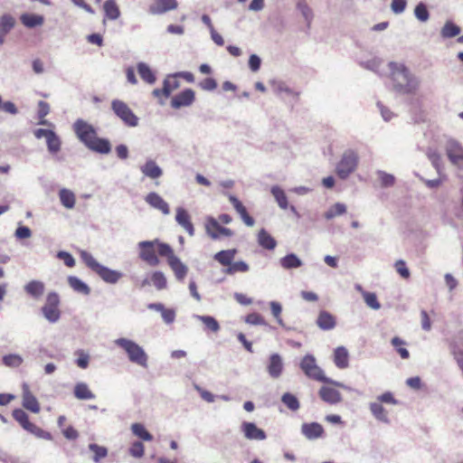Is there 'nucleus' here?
<instances>
[{"mask_svg": "<svg viewBox=\"0 0 463 463\" xmlns=\"http://www.w3.org/2000/svg\"><path fill=\"white\" fill-rule=\"evenodd\" d=\"M300 368L310 379L321 383H330L325 376L322 369L317 364L316 359L311 354L305 355L300 362Z\"/></svg>", "mask_w": 463, "mask_h": 463, "instance_id": "nucleus-7", "label": "nucleus"}, {"mask_svg": "<svg viewBox=\"0 0 463 463\" xmlns=\"http://www.w3.org/2000/svg\"><path fill=\"white\" fill-rule=\"evenodd\" d=\"M250 269V267L249 265L243 261V260H240V261H236V262H233L229 265V268H226L224 269V273L227 274V275H233L235 273H245L247 271H249Z\"/></svg>", "mask_w": 463, "mask_h": 463, "instance_id": "nucleus-39", "label": "nucleus"}, {"mask_svg": "<svg viewBox=\"0 0 463 463\" xmlns=\"http://www.w3.org/2000/svg\"><path fill=\"white\" fill-rule=\"evenodd\" d=\"M89 449L94 453L93 460L98 463L101 458H104L108 455V450L105 447L99 446L97 444H90Z\"/></svg>", "mask_w": 463, "mask_h": 463, "instance_id": "nucleus-51", "label": "nucleus"}, {"mask_svg": "<svg viewBox=\"0 0 463 463\" xmlns=\"http://www.w3.org/2000/svg\"><path fill=\"white\" fill-rule=\"evenodd\" d=\"M175 220L179 225H181L186 232L193 236L194 234V224L191 222V217L188 212L184 208H177Z\"/></svg>", "mask_w": 463, "mask_h": 463, "instance_id": "nucleus-20", "label": "nucleus"}, {"mask_svg": "<svg viewBox=\"0 0 463 463\" xmlns=\"http://www.w3.org/2000/svg\"><path fill=\"white\" fill-rule=\"evenodd\" d=\"M73 393L78 400H91L95 398V394L85 383H78L74 386Z\"/></svg>", "mask_w": 463, "mask_h": 463, "instance_id": "nucleus-31", "label": "nucleus"}, {"mask_svg": "<svg viewBox=\"0 0 463 463\" xmlns=\"http://www.w3.org/2000/svg\"><path fill=\"white\" fill-rule=\"evenodd\" d=\"M14 19L10 14H4L0 18V31L9 33L14 26Z\"/></svg>", "mask_w": 463, "mask_h": 463, "instance_id": "nucleus-54", "label": "nucleus"}, {"mask_svg": "<svg viewBox=\"0 0 463 463\" xmlns=\"http://www.w3.org/2000/svg\"><path fill=\"white\" fill-rule=\"evenodd\" d=\"M50 112V106L45 101H39L38 103V118L40 125H48V121L44 118Z\"/></svg>", "mask_w": 463, "mask_h": 463, "instance_id": "nucleus-50", "label": "nucleus"}, {"mask_svg": "<svg viewBox=\"0 0 463 463\" xmlns=\"http://www.w3.org/2000/svg\"><path fill=\"white\" fill-rule=\"evenodd\" d=\"M199 319L203 322L206 330L213 333L219 331L220 325L214 317L210 316H200Z\"/></svg>", "mask_w": 463, "mask_h": 463, "instance_id": "nucleus-44", "label": "nucleus"}, {"mask_svg": "<svg viewBox=\"0 0 463 463\" xmlns=\"http://www.w3.org/2000/svg\"><path fill=\"white\" fill-rule=\"evenodd\" d=\"M280 265L286 269L299 268L302 265L301 260L294 253H290L281 258Z\"/></svg>", "mask_w": 463, "mask_h": 463, "instance_id": "nucleus-36", "label": "nucleus"}, {"mask_svg": "<svg viewBox=\"0 0 463 463\" xmlns=\"http://www.w3.org/2000/svg\"><path fill=\"white\" fill-rule=\"evenodd\" d=\"M271 194L281 209L286 210L288 206V197L285 192L279 186L271 188Z\"/></svg>", "mask_w": 463, "mask_h": 463, "instance_id": "nucleus-40", "label": "nucleus"}, {"mask_svg": "<svg viewBox=\"0 0 463 463\" xmlns=\"http://www.w3.org/2000/svg\"><path fill=\"white\" fill-rule=\"evenodd\" d=\"M70 286L77 292L88 295L90 293V288L80 279L76 277L69 278Z\"/></svg>", "mask_w": 463, "mask_h": 463, "instance_id": "nucleus-43", "label": "nucleus"}, {"mask_svg": "<svg viewBox=\"0 0 463 463\" xmlns=\"http://www.w3.org/2000/svg\"><path fill=\"white\" fill-rule=\"evenodd\" d=\"M195 100V92L192 89H185L174 96L171 99V107L178 109L183 107L191 106Z\"/></svg>", "mask_w": 463, "mask_h": 463, "instance_id": "nucleus-14", "label": "nucleus"}, {"mask_svg": "<svg viewBox=\"0 0 463 463\" xmlns=\"http://www.w3.org/2000/svg\"><path fill=\"white\" fill-rule=\"evenodd\" d=\"M131 430L136 436L145 441H151L153 439V436L146 430L144 425L140 423H134L131 426Z\"/></svg>", "mask_w": 463, "mask_h": 463, "instance_id": "nucleus-42", "label": "nucleus"}, {"mask_svg": "<svg viewBox=\"0 0 463 463\" xmlns=\"http://www.w3.org/2000/svg\"><path fill=\"white\" fill-rule=\"evenodd\" d=\"M228 199L232 204L233 208L237 212V213L240 215L241 219L244 222L245 225L249 227H252L255 224L254 219L247 212L246 207L243 205V203L234 195L228 194Z\"/></svg>", "mask_w": 463, "mask_h": 463, "instance_id": "nucleus-16", "label": "nucleus"}, {"mask_svg": "<svg viewBox=\"0 0 463 463\" xmlns=\"http://www.w3.org/2000/svg\"><path fill=\"white\" fill-rule=\"evenodd\" d=\"M105 16L109 20H116L120 15L119 8L115 0H107L103 5Z\"/></svg>", "mask_w": 463, "mask_h": 463, "instance_id": "nucleus-35", "label": "nucleus"}, {"mask_svg": "<svg viewBox=\"0 0 463 463\" xmlns=\"http://www.w3.org/2000/svg\"><path fill=\"white\" fill-rule=\"evenodd\" d=\"M26 430L39 439L47 440L52 439V436L50 432L45 431L44 430L41 429L34 423H33Z\"/></svg>", "mask_w": 463, "mask_h": 463, "instance_id": "nucleus-49", "label": "nucleus"}, {"mask_svg": "<svg viewBox=\"0 0 463 463\" xmlns=\"http://www.w3.org/2000/svg\"><path fill=\"white\" fill-rule=\"evenodd\" d=\"M20 21L25 27L33 28L43 24L44 18L43 15L40 14L25 13L20 16Z\"/></svg>", "mask_w": 463, "mask_h": 463, "instance_id": "nucleus-28", "label": "nucleus"}, {"mask_svg": "<svg viewBox=\"0 0 463 463\" xmlns=\"http://www.w3.org/2000/svg\"><path fill=\"white\" fill-rule=\"evenodd\" d=\"M245 322L250 325H266V321L259 313H250L246 316Z\"/></svg>", "mask_w": 463, "mask_h": 463, "instance_id": "nucleus-58", "label": "nucleus"}, {"mask_svg": "<svg viewBox=\"0 0 463 463\" xmlns=\"http://www.w3.org/2000/svg\"><path fill=\"white\" fill-rule=\"evenodd\" d=\"M392 345L395 347L396 351L398 352V354H400V356L402 359L409 358V356H410L409 351L403 347L405 345V342L402 338H400L398 336H394L392 339Z\"/></svg>", "mask_w": 463, "mask_h": 463, "instance_id": "nucleus-48", "label": "nucleus"}, {"mask_svg": "<svg viewBox=\"0 0 463 463\" xmlns=\"http://www.w3.org/2000/svg\"><path fill=\"white\" fill-rule=\"evenodd\" d=\"M60 298L57 293L51 292L47 295L46 302L42 307L44 317L51 323H55L60 319L61 311L59 309Z\"/></svg>", "mask_w": 463, "mask_h": 463, "instance_id": "nucleus-10", "label": "nucleus"}, {"mask_svg": "<svg viewBox=\"0 0 463 463\" xmlns=\"http://www.w3.org/2000/svg\"><path fill=\"white\" fill-rule=\"evenodd\" d=\"M178 7L177 0H153L148 12L151 14H163Z\"/></svg>", "mask_w": 463, "mask_h": 463, "instance_id": "nucleus-15", "label": "nucleus"}, {"mask_svg": "<svg viewBox=\"0 0 463 463\" xmlns=\"http://www.w3.org/2000/svg\"><path fill=\"white\" fill-rule=\"evenodd\" d=\"M390 67L392 70V78L394 81H397L395 88L398 90L410 93L416 89L417 83L404 65L392 62Z\"/></svg>", "mask_w": 463, "mask_h": 463, "instance_id": "nucleus-3", "label": "nucleus"}, {"mask_svg": "<svg viewBox=\"0 0 463 463\" xmlns=\"http://www.w3.org/2000/svg\"><path fill=\"white\" fill-rule=\"evenodd\" d=\"M370 411L372 414L378 420L383 421L384 423L389 422V418L386 410L383 408V404L379 402H371L370 403Z\"/></svg>", "mask_w": 463, "mask_h": 463, "instance_id": "nucleus-34", "label": "nucleus"}, {"mask_svg": "<svg viewBox=\"0 0 463 463\" xmlns=\"http://www.w3.org/2000/svg\"><path fill=\"white\" fill-rule=\"evenodd\" d=\"M111 109L125 125L128 127H137L138 125V118L126 102L120 99H113L111 101Z\"/></svg>", "mask_w": 463, "mask_h": 463, "instance_id": "nucleus-8", "label": "nucleus"}, {"mask_svg": "<svg viewBox=\"0 0 463 463\" xmlns=\"http://www.w3.org/2000/svg\"><path fill=\"white\" fill-rule=\"evenodd\" d=\"M73 130L80 141L90 150L99 154H109L111 151L109 140L99 137L95 128L83 119L74 122Z\"/></svg>", "mask_w": 463, "mask_h": 463, "instance_id": "nucleus-1", "label": "nucleus"}, {"mask_svg": "<svg viewBox=\"0 0 463 463\" xmlns=\"http://www.w3.org/2000/svg\"><path fill=\"white\" fill-rule=\"evenodd\" d=\"M317 325L322 330H331L335 325V317L327 311H321L317 319Z\"/></svg>", "mask_w": 463, "mask_h": 463, "instance_id": "nucleus-26", "label": "nucleus"}, {"mask_svg": "<svg viewBox=\"0 0 463 463\" xmlns=\"http://www.w3.org/2000/svg\"><path fill=\"white\" fill-rule=\"evenodd\" d=\"M358 155L354 150H346L340 161L338 162L335 173L341 179H346L353 172L355 171L358 165Z\"/></svg>", "mask_w": 463, "mask_h": 463, "instance_id": "nucleus-6", "label": "nucleus"}, {"mask_svg": "<svg viewBox=\"0 0 463 463\" xmlns=\"http://www.w3.org/2000/svg\"><path fill=\"white\" fill-rule=\"evenodd\" d=\"M145 452V447L142 442L136 441L129 448V454L134 458H141L143 457Z\"/></svg>", "mask_w": 463, "mask_h": 463, "instance_id": "nucleus-57", "label": "nucleus"}, {"mask_svg": "<svg viewBox=\"0 0 463 463\" xmlns=\"http://www.w3.org/2000/svg\"><path fill=\"white\" fill-rule=\"evenodd\" d=\"M12 415H13V418L25 430L33 424V422H31L29 420V417H28L27 413L24 411H23L22 409H14L13 411Z\"/></svg>", "mask_w": 463, "mask_h": 463, "instance_id": "nucleus-38", "label": "nucleus"}, {"mask_svg": "<svg viewBox=\"0 0 463 463\" xmlns=\"http://www.w3.org/2000/svg\"><path fill=\"white\" fill-rule=\"evenodd\" d=\"M406 5V0H392L391 8L394 14H401L405 10Z\"/></svg>", "mask_w": 463, "mask_h": 463, "instance_id": "nucleus-64", "label": "nucleus"}, {"mask_svg": "<svg viewBox=\"0 0 463 463\" xmlns=\"http://www.w3.org/2000/svg\"><path fill=\"white\" fill-rule=\"evenodd\" d=\"M44 289V284L39 280H32L24 286L25 292L34 298H39L43 296Z\"/></svg>", "mask_w": 463, "mask_h": 463, "instance_id": "nucleus-30", "label": "nucleus"}, {"mask_svg": "<svg viewBox=\"0 0 463 463\" xmlns=\"http://www.w3.org/2000/svg\"><path fill=\"white\" fill-rule=\"evenodd\" d=\"M59 198L61 204L67 209H72L76 203V197L73 192L69 189L62 188L59 192Z\"/></svg>", "mask_w": 463, "mask_h": 463, "instance_id": "nucleus-33", "label": "nucleus"}, {"mask_svg": "<svg viewBox=\"0 0 463 463\" xmlns=\"http://www.w3.org/2000/svg\"><path fill=\"white\" fill-rule=\"evenodd\" d=\"M283 403L291 411H297L299 408V402L296 396L287 392L281 398Z\"/></svg>", "mask_w": 463, "mask_h": 463, "instance_id": "nucleus-52", "label": "nucleus"}, {"mask_svg": "<svg viewBox=\"0 0 463 463\" xmlns=\"http://www.w3.org/2000/svg\"><path fill=\"white\" fill-rule=\"evenodd\" d=\"M115 344L127 353L128 359L132 363L146 367L147 355L137 343L127 338H118L115 341Z\"/></svg>", "mask_w": 463, "mask_h": 463, "instance_id": "nucleus-5", "label": "nucleus"}, {"mask_svg": "<svg viewBox=\"0 0 463 463\" xmlns=\"http://www.w3.org/2000/svg\"><path fill=\"white\" fill-rule=\"evenodd\" d=\"M319 396L324 402L330 404L338 403L342 400V395L336 389L327 386L321 387Z\"/></svg>", "mask_w": 463, "mask_h": 463, "instance_id": "nucleus-22", "label": "nucleus"}, {"mask_svg": "<svg viewBox=\"0 0 463 463\" xmlns=\"http://www.w3.org/2000/svg\"><path fill=\"white\" fill-rule=\"evenodd\" d=\"M199 87L203 90H213L217 88V82L213 78H206L199 82Z\"/></svg>", "mask_w": 463, "mask_h": 463, "instance_id": "nucleus-62", "label": "nucleus"}, {"mask_svg": "<svg viewBox=\"0 0 463 463\" xmlns=\"http://www.w3.org/2000/svg\"><path fill=\"white\" fill-rule=\"evenodd\" d=\"M237 254L236 249L222 250L215 253L213 256L214 260L220 263L222 266L229 268Z\"/></svg>", "mask_w": 463, "mask_h": 463, "instance_id": "nucleus-25", "label": "nucleus"}, {"mask_svg": "<svg viewBox=\"0 0 463 463\" xmlns=\"http://www.w3.org/2000/svg\"><path fill=\"white\" fill-rule=\"evenodd\" d=\"M145 201L151 207L160 211L163 214H169L170 208L168 203L156 193L151 192L146 194Z\"/></svg>", "mask_w": 463, "mask_h": 463, "instance_id": "nucleus-18", "label": "nucleus"}, {"mask_svg": "<svg viewBox=\"0 0 463 463\" xmlns=\"http://www.w3.org/2000/svg\"><path fill=\"white\" fill-rule=\"evenodd\" d=\"M48 150L51 153H57L61 149V140L59 137L52 131V133L46 138Z\"/></svg>", "mask_w": 463, "mask_h": 463, "instance_id": "nucleus-47", "label": "nucleus"}, {"mask_svg": "<svg viewBox=\"0 0 463 463\" xmlns=\"http://www.w3.org/2000/svg\"><path fill=\"white\" fill-rule=\"evenodd\" d=\"M447 156L453 165L463 167V147L458 144L453 143L447 147Z\"/></svg>", "mask_w": 463, "mask_h": 463, "instance_id": "nucleus-21", "label": "nucleus"}, {"mask_svg": "<svg viewBox=\"0 0 463 463\" xmlns=\"http://www.w3.org/2000/svg\"><path fill=\"white\" fill-rule=\"evenodd\" d=\"M269 306H270V310H271V314L273 315V317L276 318V320L278 321V323L279 325H283V321L281 318V312H282L281 305L279 302L272 301V302H270Z\"/></svg>", "mask_w": 463, "mask_h": 463, "instance_id": "nucleus-59", "label": "nucleus"}, {"mask_svg": "<svg viewBox=\"0 0 463 463\" xmlns=\"http://www.w3.org/2000/svg\"><path fill=\"white\" fill-rule=\"evenodd\" d=\"M301 432L307 439H316L324 435V428L317 422L303 423Z\"/></svg>", "mask_w": 463, "mask_h": 463, "instance_id": "nucleus-19", "label": "nucleus"}, {"mask_svg": "<svg viewBox=\"0 0 463 463\" xmlns=\"http://www.w3.org/2000/svg\"><path fill=\"white\" fill-rule=\"evenodd\" d=\"M158 255L167 259L168 265L178 280H183L188 272V268L175 255L173 249L166 243H158Z\"/></svg>", "mask_w": 463, "mask_h": 463, "instance_id": "nucleus-4", "label": "nucleus"}, {"mask_svg": "<svg viewBox=\"0 0 463 463\" xmlns=\"http://www.w3.org/2000/svg\"><path fill=\"white\" fill-rule=\"evenodd\" d=\"M137 72L140 78L148 84H154L156 80V77L152 69L144 62L137 63Z\"/></svg>", "mask_w": 463, "mask_h": 463, "instance_id": "nucleus-29", "label": "nucleus"}, {"mask_svg": "<svg viewBox=\"0 0 463 463\" xmlns=\"http://www.w3.org/2000/svg\"><path fill=\"white\" fill-rule=\"evenodd\" d=\"M22 391L23 406L31 412L39 413L41 411L40 403L36 397L31 392L30 387L27 383H23Z\"/></svg>", "mask_w": 463, "mask_h": 463, "instance_id": "nucleus-13", "label": "nucleus"}, {"mask_svg": "<svg viewBox=\"0 0 463 463\" xmlns=\"http://www.w3.org/2000/svg\"><path fill=\"white\" fill-rule=\"evenodd\" d=\"M57 257L63 260L64 264L69 267V268H72L75 266V260L74 258L72 257L71 254H70L69 252H66V251H60L58 252L57 254Z\"/></svg>", "mask_w": 463, "mask_h": 463, "instance_id": "nucleus-61", "label": "nucleus"}, {"mask_svg": "<svg viewBox=\"0 0 463 463\" xmlns=\"http://www.w3.org/2000/svg\"><path fill=\"white\" fill-rule=\"evenodd\" d=\"M396 271L404 279H408L410 277V271L406 267V263L402 260H399L395 262Z\"/></svg>", "mask_w": 463, "mask_h": 463, "instance_id": "nucleus-60", "label": "nucleus"}, {"mask_svg": "<svg viewBox=\"0 0 463 463\" xmlns=\"http://www.w3.org/2000/svg\"><path fill=\"white\" fill-rule=\"evenodd\" d=\"M460 27L451 21H447L441 29L440 34L443 38H452L460 33Z\"/></svg>", "mask_w": 463, "mask_h": 463, "instance_id": "nucleus-37", "label": "nucleus"}, {"mask_svg": "<svg viewBox=\"0 0 463 463\" xmlns=\"http://www.w3.org/2000/svg\"><path fill=\"white\" fill-rule=\"evenodd\" d=\"M140 170L145 176L151 179H158L163 175L162 169L153 160L146 161L140 166Z\"/></svg>", "mask_w": 463, "mask_h": 463, "instance_id": "nucleus-24", "label": "nucleus"}, {"mask_svg": "<svg viewBox=\"0 0 463 463\" xmlns=\"http://www.w3.org/2000/svg\"><path fill=\"white\" fill-rule=\"evenodd\" d=\"M241 428L244 437L248 439L263 440L267 437L265 431L258 428L253 422L244 421Z\"/></svg>", "mask_w": 463, "mask_h": 463, "instance_id": "nucleus-17", "label": "nucleus"}, {"mask_svg": "<svg viewBox=\"0 0 463 463\" xmlns=\"http://www.w3.org/2000/svg\"><path fill=\"white\" fill-rule=\"evenodd\" d=\"M258 242L267 250H274L277 246L275 239L264 229H261L258 233Z\"/></svg>", "mask_w": 463, "mask_h": 463, "instance_id": "nucleus-32", "label": "nucleus"}, {"mask_svg": "<svg viewBox=\"0 0 463 463\" xmlns=\"http://www.w3.org/2000/svg\"><path fill=\"white\" fill-rule=\"evenodd\" d=\"M414 14L417 19H419L421 22H426L430 17L427 6L423 3H420L416 5L414 9Z\"/></svg>", "mask_w": 463, "mask_h": 463, "instance_id": "nucleus-55", "label": "nucleus"}, {"mask_svg": "<svg viewBox=\"0 0 463 463\" xmlns=\"http://www.w3.org/2000/svg\"><path fill=\"white\" fill-rule=\"evenodd\" d=\"M158 243L160 242L155 240L153 241H144L138 244L140 259L152 267H156L159 264V259L156 256V253H158Z\"/></svg>", "mask_w": 463, "mask_h": 463, "instance_id": "nucleus-9", "label": "nucleus"}, {"mask_svg": "<svg viewBox=\"0 0 463 463\" xmlns=\"http://www.w3.org/2000/svg\"><path fill=\"white\" fill-rule=\"evenodd\" d=\"M180 87L178 74L167 75L163 82L162 89H155L152 94L159 99L160 104H164V99L169 98L171 93Z\"/></svg>", "mask_w": 463, "mask_h": 463, "instance_id": "nucleus-11", "label": "nucleus"}, {"mask_svg": "<svg viewBox=\"0 0 463 463\" xmlns=\"http://www.w3.org/2000/svg\"><path fill=\"white\" fill-rule=\"evenodd\" d=\"M378 175H379V179L381 182V185L383 187H389V186H392L394 184L395 178L392 175L387 174L383 171H379Z\"/></svg>", "mask_w": 463, "mask_h": 463, "instance_id": "nucleus-56", "label": "nucleus"}, {"mask_svg": "<svg viewBox=\"0 0 463 463\" xmlns=\"http://www.w3.org/2000/svg\"><path fill=\"white\" fill-rule=\"evenodd\" d=\"M283 370V364L280 356L278 354H274L269 358V364L268 365V372L273 378H278Z\"/></svg>", "mask_w": 463, "mask_h": 463, "instance_id": "nucleus-27", "label": "nucleus"}, {"mask_svg": "<svg viewBox=\"0 0 463 463\" xmlns=\"http://www.w3.org/2000/svg\"><path fill=\"white\" fill-rule=\"evenodd\" d=\"M3 363L5 365H6L8 367L15 368L22 364L23 358L18 354H11L5 355L3 357Z\"/></svg>", "mask_w": 463, "mask_h": 463, "instance_id": "nucleus-53", "label": "nucleus"}, {"mask_svg": "<svg viewBox=\"0 0 463 463\" xmlns=\"http://www.w3.org/2000/svg\"><path fill=\"white\" fill-rule=\"evenodd\" d=\"M80 258L88 268L98 274L107 283L115 284L122 278L121 272L110 269L99 264L90 253L85 250L80 251Z\"/></svg>", "mask_w": 463, "mask_h": 463, "instance_id": "nucleus-2", "label": "nucleus"}, {"mask_svg": "<svg viewBox=\"0 0 463 463\" xmlns=\"http://www.w3.org/2000/svg\"><path fill=\"white\" fill-rule=\"evenodd\" d=\"M345 212L346 206L344 203H336L325 213V217L326 219L330 220L345 213Z\"/></svg>", "mask_w": 463, "mask_h": 463, "instance_id": "nucleus-41", "label": "nucleus"}, {"mask_svg": "<svg viewBox=\"0 0 463 463\" xmlns=\"http://www.w3.org/2000/svg\"><path fill=\"white\" fill-rule=\"evenodd\" d=\"M362 296L364 298V302L366 305L374 309L378 310L381 308V304L378 301L377 296L375 293L373 292H367V291H362Z\"/></svg>", "mask_w": 463, "mask_h": 463, "instance_id": "nucleus-45", "label": "nucleus"}, {"mask_svg": "<svg viewBox=\"0 0 463 463\" xmlns=\"http://www.w3.org/2000/svg\"><path fill=\"white\" fill-rule=\"evenodd\" d=\"M334 363L339 369H345L349 365V353L344 346H338L334 351Z\"/></svg>", "mask_w": 463, "mask_h": 463, "instance_id": "nucleus-23", "label": "nucleus"}, {"mask_svg": "<svg viewBox=\"0 0 463 463\" xmlns=\"http://www.w3.org/2000/svg\"><path fill=\"white\" fill-rule=\"evenodd\" d=\"M377 402L380 403L397 404L398 401L394 398L393 394L386 392L377 397Z\"/></svg>", "mask_w": 463, "mask_h": 463, "instance_id": "nucleus-63", "label": "nucleus"}, {"mask_svg": "<svg viewBox=\"0 0 463 463\" xmlns=\"http://www.w3.org/2000/svg\"><path fill=\"white\" fill-rule=\"evenodd\" d=\"M151 282L158 290L165 289L167 285L166 279L163 272L155 271L151 275Z\"/></svg>", "mask_w": 463, "mask_h": 463, "instance_id": "nucleus-46", "label": "nucleus"}, {"mask_svg": "<svg viewBox=\"0 0 463 463\" xmlns=\"http://www.w3.org/2000/svg\"><path fill=\"white\" fill-rule=\"evenodd\" d=\"M205 231L213 240H217L221 237H232L233 235V232L231 229L222 227L219 222L213 217H207Z\"/></svg>", "mask_w": 463, "mask_h": 463, "instance_id": "nucleus-12", "label": "nucleus"}]
</instances>
